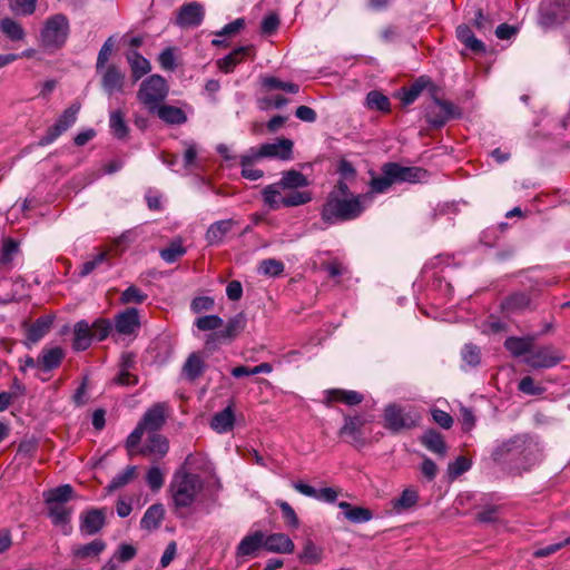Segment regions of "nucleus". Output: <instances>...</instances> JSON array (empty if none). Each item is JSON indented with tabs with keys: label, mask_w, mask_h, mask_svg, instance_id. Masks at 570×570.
<instances>
[{
	"label": "nucleus",
	"mask_w": 570,
	"mask_h": 570,
	"mask_svg": "<svg viewBox=\"0 0 570 570\" xmlns=\"http://www.w3.org/2000/svg\"><path fill=\"white\" fill-rule=\"evenodd\" d=\"M538 445L532 438L517 434L509 440L498 443L492 450L491 458L497 463L532 464L537 460Z\"/></svg>",
	"instance_id": "1"
},
{
	"label": "nucleus",
	"mask_w": 570,
	"mask_h": 570,
	"mask_svg": "<svg viewBox=\"0 0 570 570\" xmlns=\"http://www.w3.org/2000/svg\"><path fill=\"white\" fill-rule=\"evenodd\" d=\"M362 196L340 197L337 193H330L322 206L321 217L327 225L348 222L357 218L364 210Z\"/></svg>",
	"instance_id": "2"
},
{
	"label": "nucleus",
	"mask_w": 570,
	"mask_h": 570,
	"mask_svg": "<svg viewBox=\"0 0 570 570\" xmlns=\"http://www.w3.org/2000/svg\"><path fill=\"white\" fill-rule=\"evenodd\" d=\"M204 482L198 474L177 471L170 483L174 507L177 511L193 505L203 491Z\"/></svg>",
	"instance_id": "3"
},
{
	"label": "nucleus",
	"mask_w": 570,
	"mask_h": 570,
	"mask_svg": "<svg viewBox=\"0 0 570 570\" xmlns=\"http://www.w3.org/2000/svg\"><path fill=\"white\" fill-rule=\"evenodd\" d=\"M344 423L338 430V436L346 443L360 450L370 441V432L366 425L372 422L371 415L364 414H344Z\"/></svg>",
	"instance_id": "4"
},
{
	"label": "nucleus",
	"mask_w": 570,
	"mask_h": 570,
	"mask_svg": "<svg viewBox=\"0 0 570 570\" xmlns=\"http://www.w3.org/2000/svg\"><path fill=\"white\" fill-rule=\"evenodd\" d=\"M70 31L68 18L62 13L49 17L40 32L41 46L49 51L61 49Z\"/></svg>",
	"instance_id": "5"
},
{
	"label": "nucleus",
	"mask_w": 570,
	"mask_h": 570,
	"mask_svg": "<svg viewBox=\"0 0 570 570\" xmlns=\"http://www.w3.org/2000/svg\"><path fill=\"white\" fill-rule=\"evenodd\" d=\"M383 417L384 428L394 434L415 428L421 420L416 410L396 403L385 406Z\"/></svg>",
	"instance_id": "6"
},
{
	"label": "nucleus",
	"mask_w": 570,
	"mask_h": 570,
	"mask_svg": "<svg viewBox=\"0 0 570 570\" xmlns=\"http://www.w3.org/2000/svg\"><path fill=\"white\" fill-rule=\"evenodd\" d=\"M168 83L160 75H151L141 81L137 91V99L145 105L150 112H155L159 102L168 95Z\"/></svg>",
	"instance_id": "7"
},
{
	"label": "nucleus",
	"mask_w": 570,
	"mask_h": 570,
	"mask_svg": "<svg viewBox=\"0 0 570 570\" xmlns=\"http://www.w3.org/2000/svg\"><path fill=\"white\" fill-rule=\"evenodd\" d=\"M570 17V0H542L539 7V24L543 29L554 28Z\"/></svg>",
	"instance_id": "8"
},
{
	"label": "nucleus",
	"mask_w": 570,
	"mask_h": 570,
	"mask_svg": "<svg viewBox=\"0 0 570 570\" xmlns=\"http://www.w3.org/2000/svg\"><path fill=\"white\" fill-rule=\"evenodd\" d=\"M80 108L81 106L79 102H73L65 109L57 121L49 127L46 134L39 139L38 145L41 147L48 146L67 131L77 121Z\"/></svg>",
	"instance_id": "9"
},
{
	"label": "nucleus",
	"mask_w": 570,
	"mask_h": 570,
	"mask_svg": "<svg viewBox=\"0 0 570 570\" xmlns=\"http://www.w3.org/2000/svg\"><path fill=\"white\" fill-rule=\"evenodd\" d=\"M461 111L451 101L434 98V105L428 108L425 118L433 128L443 127L450 119L460 118Z\"/></svg>",
	"instance_id": "10"
},
{
	"label": "nucleus",
	"mask_w": 570,
	"mask_h": 570,
	"mask_svg": "<svg viewBox=\"0 0 570 570\" xmlns=\"http://www.w3.org/2000/svg\"><path fill=\"white\" fill-rule=\"evenodd\" d=\"M204 18V6L200 2L191 1L178 9L175 23L183 29L197 28L203 23Z\"/></svg>",
	"instance_id": "11"
},
{
	"label": "nucleus",
	"mask_w": 570,
	"mask_h": 570,
	"mask_svg": "<svg viewBox=\"0 0 570 570\" xmlns=\"http://www.w3.org/2000/svg\"><path fill=\"white\" fill-rule=\"evenodd\" d=\"M99 72H101V87L108 96L124 91L126 73L120 66L110 63Z\"/></svg>",
	"instance_id": "12"
},
{
	"label": "nucleus",
	"mask_w": 570,
	"mask_h": 570,
	"mask_svg": "<svg viewBox=\"0 0 570 570\" xmlns=\"http://www.w3.org/2000/svg\"><path fill=\"white\" fill-rule=\"evenodd\" d=\"M293 141L287 138L277 139L275 142L263 144L258 150L254 149L255 157L277 158L289 160L293 154Z\"/></svg>",
	"instance_id": "13"
},
{
	"label": "nucleus",
	"mask_w": 570,
	"mask_h": 570,
	"mask_svg": "<svg viewBox=\"0 0 570 570\" xmlns=\"http://www.w3.org/2000/svg\"><path fill=\"white\" fill-rule=\"evenodd\" d=\"M146 431L155 433L166 423V404L156 403L149 407L138 422Z\"/></svg>",
	"instance_id": "14"
},
{
	"label": "nucleus",
	"mask_w": 570,
	"mask_h": 570,
	"mask_svg": "<svg viewBox=\"0 0 570 570\" xmlns=\"http://www.w3.org/2000/svg\"><path fill=\"white\" fill-rule=\"evenodd\" d=\"M140 327L138 309L129 307L115 317V328L121 335H131Z\"/></svg>",
	"instance_id": "15"
},
{
	"label": "nucleus",
	"mask_w": 570,
	"mask_h": 570,
	"mask_svg": "<svg viewBox=\"0 0 570 570\" xmlns=\"http://www.w3.org/2000/svg\"><path fill=\"white\" fill-rule=\"evenodd\" d=\"M560 360L559 356L553 354L551 347L542 346L534 351L531 350L524 362L533 368H548L557 365Z\"/></svg>",
	"instance_id": "16"
},
{
	"label": "nucleus",
	"mask_w": 570,
	"mask_h": 570,
	"mask_svg": "<svg viewBox=\"0 0 570 570\" xmlns=\"http://www.w3.org/2000/svg\"><path fill=\"white\" fill-rule=\"evenodd\" d=\"M389 175L394 177L396 183H420L428 177V171L420 167H405L397 163H390Z\"/></svg>",
	"instance_id": "17"
},
{
	"label": "nucleus",
	"mask_w": 570,
	"mask_h": 570,
	"mask_svg": "<svg viewBox=\"0 0 570 570\" xmlns=\"http://www.w3.org/2000/svg\"><path fill=\"white\" fill-rule=\"evenodd\" d=\"M105 525V513L100 509H90L80 515V532L85 535L98 533Z\"/></svg>",
	"instance_id": "18"
},
{
	"label": "nucleus",
	"mask_w": 570,
	"mask_h": 570,
	"mask_svg": "<svg viewBox=\"0 0 570 570\" xmlns=\"http://www.w3.org/2000/svg\"><path fill=\"white\" fill-rule=\"evenodd\" d=\"M264 549V532L258 530L245 535L236 548V558L255 557Z\"/></svg>",
	"instance_id": "19"
},
{
	"label": "nucleus",
	"mask_w": 570,
	"mask_h": 570,
	"mask_svg": "<svg viewBox=\"0 0 570 570\" xmlns=\"http://www.w3.org/2000/svg\"><path fill=\"white\" fill-rule=\"evenodd\" d=\"M65 357V352L61 347L55 346L50 348H42L37 358V368L41 372H50L60 366Z\"/></svg>",
	"instance_id": "20"
},
{
	"label": "nucleus",
	"mask_w": 570,
	"mask_h": 570,
	"mask_svg": "<svg viewBox=\"0 0 570 570\" xmlns=\"http://www.w3.org/2000/svg\"><path fill=\"white\" fill-rule=\"evenodd\" d=\"M532 301L528 293L517 292L507 296L501 303V309L507 314L522 313L532 309Z\"/></svg>",
	"instance_id": "21"
},
{
	"label": "nucleus",
	"mask_w": 570,
	"mask_h": 570,
	"mask_svg": "<svg viewBox=\"0 0 570 570\" xmlns=\"http://www.w3.org/2000/svg\"><path fill=\"white\" fill-rule=\"evenodd\" d=\"M325 404L330 405L333 402H341L348 406L358 405L364 401V395L357 391L331 389L325 391Z\"/></svg>",
	"instance_id": "22"
},
{
	"label": "nucleus",
	"mask_w": 570,
	"mask_h": 570,
	"mask_svg": "<svg viewBox=\"0 0 570 570\" xmlns=\"http://www.w3.org/2000/svg\"><path fill=\"white\" fill-rule=\"evenodd\" d=\"M254 52L253 46H240L233 50L230 53L217 60V67L225 73L232 72L237 65H239L245 57Z\"/></svg>",
	"instance_id": "23"
},
{
	"label": "nucleus",
	"mask_w": 570,
	"mask_h": 570,
	"mask_svg": "<svg viewBox=\"0 0 570 570\" xmlns=\"http://www.w3.org/2000/svg\"><path fill=\"white\" fill-rule=\"evenodd\" d=\"M126 60L130 67L131 79L134 82L140 80L151 70L149 60L137 50L128 51L126 53Z\"/></svg>",
	"instance_id": "24"
},
{
	"label": "nucleus",
	"mask_w": 570,
	"mask_h": 570,
	"mask_svg": "<svg viewBox=\"0 0 570 570\" xmlns=\"http://www.w3.org/2000/svg\"><path fill=\"white\" fill-rule=\"evenodd\" d=\"M294 542L285 533H273L266 535L264 533V549L275 553H291L294 551Z\"/></svg>",
	"instance_id": "25"
},
{
	"label": "nucleus",
	"mask_w": 570,
	"mask_h": 570,
	"mask_svg": "<svg viewBox=\"0 0 570 570\" xmlns=\"http://www.w3.org/2000/svg\"><path fill=\"white\" fill-rule=\"evenodd\" d=\"M430 83L428 77H419L410 87H402L397 92L396 97L401 100L404 106L413 104L421 95L423 89Z\"/></svg>",
	"instance_id": "26"
},
{
	"label": "nucleus",
	"mask_w": 570,
	"mask_h": 570,
	"mask_svg": "<svg viewBox=\"0 0 570 570\" xmlns=\"http://www.w3.org/2000/svg\"><path fill=\"white\" fill-rule=\"evenodd\" d=\"M236 223L233 219H223L213 223L205 235L209 245H218L223 242L224 237L232 230Z\"/></svg>",
	"instance_id": "27"
},
{
	"label": "nucleus",
	"mask_w": 570,
	"mask_h": 570,
	"mask_svg": "<svg viewBox=\"0 0 570 570\" xmlns=\"http://www.w3.org/2000/svg\"><path fill=\"white\" fill-rule=\"evenodd\" d=\"M92 338L91 327L87 321L82 320L75 324L72 342L75 351L87 350L90 346Z\"/></svg>",
	"instance_id": "28"
},
{
	"label": "nucleus",
	"mask_w": 570,
	"mask_h": 570,
	"mask_svg": "<svg viewBox=\"0 0 570 570\" xmlns=\"http://www.w3.org/2000/svg\"><path fill=\"white\" fill-rule=\"evenodd\" d=\"M456 38L460 42H462L465 48L471 50L474 53H482L485 51L484 43L479 40L469 26L466 24H460L456 27L455 30Z\"/></svg>",
	"instance_id": "29"
},
{
	"label": "nucleus",
	"mask_w": 570,
	"mask_h": 570,
	"mask_svg": "<svg viewBox=\"0 0 570 570\" xmlns=\"http://www.w3.org/2000/svg\"><path fill=\"white\" fill-rule=\"evenodd\" d=\"M165 515V509L161 503L150 505L140 520L141 529L151 531L160 527Z\"/></svg>",
	"instance_id": "30"
},
{
	"label": "nucleus",
	"mask_w": 570,
	"mask_h": 570,
	"mask_svg": "<svg viewBox=\"0 0 570 570\" xmlns=\"http://www.w3.org/2000/svg\"><path fill=\"white\" fill-rule=\"evenodd\" d=\"M106 549V542L96 539L87 544H78L72 547V556L79 560L92 559L98 557Z\"/></svg>",
	"instance_id": "31"
},
{
	"label": "nucleus",
	"mask_w": 570,
	"mask_h": 570,
	"mask_svg": "<svg viewBox=\"0 0 570 570\" xmlns=\"http://www.w3.org/2000/svg\"><path fill=\"white\" fill-rule=\"evenodd\" d=\"M338 508L343 511L344 517L352 523H364L373 518V512L367 508L353 507L351 503L341 501Z\"/></svg>",
	"instance_id": "32"
},
{
	"label": "nucleus",
	"mask_w": 570,
	"mask_h": 570,
	"mask_svg": "<svg viewBox=\"0 0 570 570\" xmlns=\"http://www.w3.org/2000/svg\"><path fill=\"white\" fill-rule=\"evenodd\" d=\"M234 423L235 414L229 405L214 414L210 421V428L218 433H226L233 429Z\"/></svg>",
	"instance_id": "33"
},
{
	"label": "nucleus",
	"mask_w": 570,
	"mask_h": 570,
	"mask_svg": "<svg viewBox=\"0 0 570 570\" xmlns=\"http://www.w3.org/2000/svg\"><path fill=\"white\" fill-rule=\"evenodd\" d=\"M277 183L283 190L304 188L309 185L308 178L295 169L283 171L282 178Z\"/></svg>",
	"instance_id": "34"
},
{
	"label": "nucleus",
	"mask_w": 570,
	"mask_h": 570,
	"mask_svg": "<svg viewBox=\"0 0 570 570\" xmlns=\"http://www.w3.org/2000/svg\"><path fill=\"white\" fill-rule=\"evenodd\" d=\"M168 450L169 443L167 438L157 433H153L148 436L147 443L140 450V453L144 455L155 454L161 458L167 454Z\"/></svg>",
	"instance_id": "35"
},
{
	"label": "nucleus",
	"mask_w": 570,
	"mask_h": 570,
	"mask_svg": "<svg viewBox=\"0 0 570 570\" xmlns=\"http://www.w3.org/2000/svg\"><path fill=\"white\" fill-rule=\"evenodd\" d=\"M534 338L531 336L527 337H517L510 336L504 341V347L513 355V356H522L529 355Z\"/></svg>",
	"instance_id": "36"
},
{
	"label": "nucleus",
	"mask_w": 570,
	"mask_h": 570,
	"mask_svg": "<svg viewBox=\"0 0 570 570\" xmlns=\"http://www.w3.org/2000/svg\"><path fill=\"white\" fill-rule=\"evenodd\" d=\"M324 550L316 546L311 539L304 542L302 551L298 553V560L304 564H318L323 561Z\"/></svg>",
	"instance_id": "37"
},
{
	"label": "nucleus",
	"mask_w": 570,
	"mask_h": 570,
	"mask_svg": "<svg viewBox=\"0 0 570 570\" xmlns=\"http://www.w3.org/2000/svg\"><path fill=\"white\" fill-rule=\"evenodd\" d=\"M205 361L199 353H191L183 366V374L189 381H195L203 375L205 371Z\"/></svg>",
	"instance_id": "38"
},
{
	"label": "nucleus",
	"mask_w": 570,
	"mask_h": 570,
	"mask_svg": "<svg viewBox=\"0 0 570 570\" xmlns=\"http://www.w3.org/2000/svg\"><path fill=\"white\" fill-rule=\"evenodd\" d=\"M155 112L163 121L169 125H181L187 120L185 112L180 108L175 106H157Z\"/></svg>",
	"instance_id": "39"
},
{
	"label": "nucleus",
	"mask_w": 570,
	"mask_h": 570,
	"mask_svg": "<svg viewBox=\"0 0 570 570\" xmlns=\"http://www.w3.org/2000/svg\"><path fill=\"white\" fill-rule=\"evenodd\" d=\"M246 326V317L243 313H238L234 317L229 318L225 328L220 331L223 341L230 343L233 342Z\"/></svg>",
	"instance_id": "40"
},
{
	"label": "nucleus",
	"mask_w": 570,
	"mask_h": 570,
	"mask_svg": "<svg viewBox=\"0 0 570 570\" xmlns=\"http://www.w3.org/2000/svg\"><path fill=\"white\" fill-rule=\"evenodd\" d=\"M421 443L431 452L444 456L446 454V444L441 433L435 430L426 431L422 438Z\"/></svg>",
	"instance_id": "41"
},
{
	"label": "nucleus",
	"mask_w": 570,
	"mask_h": 570,
	"mask_svg": "<svg viewBox=\"0 0 570 570\" xmlns=\"http://www.w3.org/2000/svg\"><path fill=\"white\" fill-rule=\"evenodd\" d=\"M51 320L48 317L37 318L27 330V341L30 344L38 343L50 330Z\"/></svg>",
	"instance_id": "42"
},
{
	"label": "nucleus",
	"mask_w": 570,
	"mask_h": 570,
	"mask_svg": "<svg viewBox=\"0 0 570 570\" xmlns=\"http://www.w3.org/2000/svg\"><path fill=\"white\" fill-rule=\"evenodd\" d=\"M73 494V489L70 484H62L45 493L47 504H65Z\"/></svg>",
	"instance_id": "43"
},
{
	"label": "nucleus",
	"mask_w": 570,
	"mask_h": 570,
	"mask_svg": "<svg viewBox=\"0 0 570 570\" xmlns=\"http://www.w3.org/2000/svg\"><path fill=\"white\" fill-rule=\"evenodd\" d=\"M109 127L117 139H125L128 136L129 128L125 121L124 112L119 109L110 112Z\"/></svg>",
	"instance_id": "44"
},
{
	"label": "nucleus",
	"mask_w": 570,
	"mask_h": 570,
	"mask_svg": "<svg viewBox=\"0 0 570 570\" xmlns=\"http://www.w3.org/2000/svg\"><path fill=\"white\" fill-rule=\"evenodd\" d=\"M259 157H255L254 149L246 155L240 156L242 176L249 180H258L263 177L264 173L261 169L252 168V165Z\"/></svg>",
	"instance_id": "45"
},
{
	"label": "nucleus",
	"mask_w": 570,
	"mask_h": 570,
	"mask_svg": "<svg viewBox=\"0 0 570 570\" xmlns=\"http://www.w3.org/2000/svg\"><path fill=\"white\" fill-rule=\"evenodd\" d=\"M366 106L368 109L390 112L391 102L387 96L381 91L372 90L366 96Z\"/></svg>",
	"instance_id": "46"
},
{
	"label": "nucleus",
	"mask_w": 570,
	"mask_h": 570,
	"mask_svg": "<svg viewBox=\"0 0 570 570\" xmlns=\"http://www.w3.org/2000/svg\"><path fill=\"white\" fill-rule=\"evenodd\" d=\"M291 191L281 198L284 207H296L305 205L312 200V193L308 190L289 189Z\"/></svg>",
	"instance_id": "47"
},
{
	"label": "nucleus",
	"mask_w": 570,
	"mask_h": 570,
	"mask_svg": "<svg viewBox=\"0 0 570 570\" xmlns=\"http://www.w3.org/2000/svg\"><path fill=\"white\" fill-rule=\"evenodd\" d=\"M391 165L386 163L382 167V176L375 177L371 180V189L374 193H384L393 184H395L394 177L389 175Z\"/></svg>",
	"instance_id": "48"
},
{
	"label": "nucleus",
	"mask_w": 570,
	"mask_h": 570,
	"mask_svg": "<svg viewBox=\"0 0 570 570\" xmlns=\"http://www.w3.org/2000/svg\"><path fill=\"white\" fill-rule=\"evenodd\" d=\"M137 475V466L128 465L124 471L119 472L117 475L112 478L110 483L108 484V491L118 490L129 482H131Z\"/></svg>",
	"instance_id": "49"
},
{
	"label": "nucleus",
	"mask_w": 570,
	"mask_h": 570,
	"mask_svg": "<svg viewBox=\"0 0 570 570\" xmlns=\"http://www.w3.org/2000/svg\"><path fill=\"white\" fill-rule=\"evenodd\" d=\"M0 30L12 41L22 40L26 35L21 24L10 18L0 21Z\"/></svg>",
	"instance_id": "50"
},
{
	"label": "nucleus",
	"mask_w": 570,
	"mask_h": 570,
	"mask_svg": "<svg viewBox=\"0 0 570 570\" xmlns=\"http://www.w3.org/2000/svg\"><path fill=\"white\" fill-rule=\"evenodd\" d=\"M49 505V517L51 518L53 524L68 527L71 515V509L67 508L65 504H48Z\"/></svg>",
	"instance_id": "51"
},
{
	"label": "nucleus",
	"mask_w": 570,
	"mask_h": 570,
	"mask_svg": "<svg viewBox=\"0 0 570 570\" xmlns=\"http://www.w3.org/2000/svg\"><path fill=\"white\" fill-rule=\"evenodd\" d=\"M263 199L264 203L273 210H276L281 208L282 202H281V188L278 183L267 185L263 191Z\"/></svg>",
	"instance_id": "52"
},
{
	"label": "nucleus",
	"mask_w": 570,
	"mask_h": 570,
	"mask_svg": "<svg viewBox=\"0 0 570 570\" xmlns=\"http://www.w3.org/2000/svg\"><path fill=\"white\" fill-rule=\"evenodd\" d=\"M19 252V243L13 238H3L0 250V265L9 266Z\"/></svg>",
	"instance_id": "53"
},
{
	"label": "nucleus",
	"mask_w": 570,
	"mask_h": 570,
	"mask_svg": "<svg viewBox=\"0 0 570 570\" xmlns=\"http://www.w3.org/2000/svg\"><path fill=\"white\" fill-rule=\"evenodd\" d=\"M148 298V295L135 285L127 287L120 295V302L122 304H141Z\"/></svg>",
	"instance_id": "54"
},
{
	"label": "nucleus",
	"mask_w": 570,
	"mask_h": 570,
	"mask_svg": "<svg viewBox=\"0 0 570 570\" xmlns=\"http://www.w3.org/2000/svg\"><path fill=\"white\" fill-rule=\"evenodd\" d=\"M224 321L218 315H205L200 316L195 321V326L199 331H213L216 332V330L220 328Z\"/></svg>",
	"instance_id": "55"
},
{
	"label": "nucleus",
	"mask_w": 570,
	"mask_h": 570,
	"mask_svg": "<svg viewBox=\"0 0 570 570\" xmlns=\"http://www.w3.org/2000/svg\"><path fill=\"white\" fill-rule=\"evenodd\" d=\"M461 356L463 362L472 367L478 366L481 362V351L472 343H468L463 346Z\"/></svg>",
	"instance_id": "56"
},
{
	"label": "nucleus",
	"mask_w": 570,
	"mask_h": 570,
	"mask_svg": "<svg viewBox=\"0 0 570 570\" xmlns=\"http://www.w3.org/2000/svg\"><path fill=\"white\" fill-rule=\"evenodd\" d=\"M90 327L92 337L97 338L98 341H104L107 338L112 330V325L107 318L96 320Z\"/></svg>",
	"instance_id": "57"
},
{
	"label": "nucleus",
	"mask_w": 570,
	"mask_h": 570,
	"mask_svg": "<svg viewBox=\"0 0 570 570\" xmlns=\"http://www.w3.org/2000/svg\"><path fill=\"white\" fill-rule=\"evenodd\" d=\"M276 505L281 509L282 515L286 524L291 528L297 529L299 520L295 510L286 501L277 500Z\"/></svg>",
	"instance_id": "58"
},
{
	"label": "nucleus",
	"mask_w": 570,
	"mask_h": 570,
	"mask_svg": "<svg viewBox=\"0 0 570 570\" xmlns=\"http://www.w3.org/2000/svg\"><path fill=\"white\" fill-rule=\"evenodd\" d=\"M258 271L268 276H278L284 272V264L274 258H267L261 262Z\"/></svg>",
	"instance_id": "59"
},
{
	"label": "nucleus",
	"mask_w": 570,
	"mask_h": 570,
	"mask_svg": "<svg viewBox=\"0 0 570 570\" xmlns=\"http://www.w3.org/2000/svg\"><path fill=\"white\" fill-rule=\"evenodd\" d=\"M37 0H9L10 9L22 16H30L36 10Z\"/></svg>",
	"instance_id": "60"
},
{
	"label": "nucleus",
	"mask_w": 570,
	"mask_h": 570,
	"mask_svg": "<svg viewBox=\"0 0 570 570\" xmlns=\"http://www.w3.org/2000/svg\"><path fill=\"white\" fill-rule=\"evenodd\" d=\"M186 253L180 243H171L167 248L160 250V257L166 263H174Z\"/></svg>",
	"instance_id": "61"
},
{
	"label": "nucleus",
	"mask_w": 570,
	"mask_h": 570,
	"mask_svg": "<svg viewBox=\"0 0 570 570\" xmlns=\"http://www.w3.org/2000/svg\"><path fill=\"white\" fill-rule=\"evenodd\" d=\"M419 494L415 490L405 489L399 499H396L394 507L397 509H409L416 504Z\"/></svg>",
	"instance_id": "62"
},
{
	"label": "nucleus",
	"mask_w": 570,
	"mask_h": 570,
	"mask_svg": "<svg viewBox=\"0 0 570 570\" xmlns=\"http://www.w3.org/2000/svg\"><path fill=\"white\" fill-rule=\"evenodd\" d=\"M146 482L153 491H158L164 485V473L158 466H151L147 472Z\"/></svg>",
	"instance_id": "63"
},
{
	"label": "nucleus",
	"mask_w": 570,
	"mask_h": 570,
	"mask_svg": "<svg viewBox=\"0 0 570 570\" xmlns=\"http://www.w3.org/2000/svg\"><path fill=\"white\" fill-rule=\"evenodd\" d=\"M215 302L210 296H198L195 297L190 303V309L195 314H199L205 311H212Z\"/></svg>",
	"instance_id": "64"
}]
</instances>
